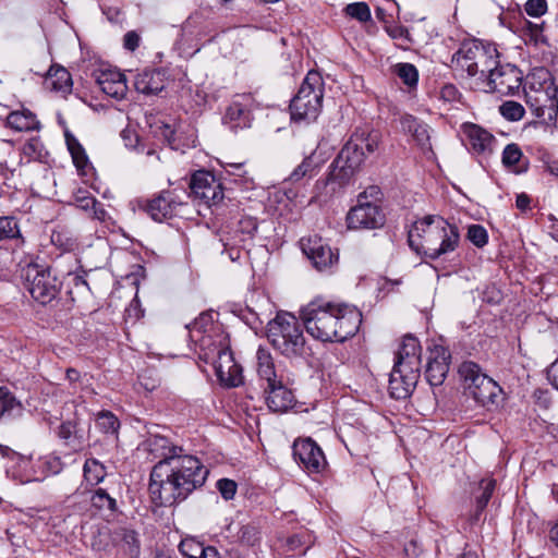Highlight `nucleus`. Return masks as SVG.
Here are the masks:
<instances>
[{
	"mask_svg": "<svg viewBox=\"0 0 558 558\" xmlns=\"http://www.w3.org/2000/svg\"><path fill=\"white\" fill-rule=\"evenodd\" d=\"M183 451L182 447L169 448L150 471L148 492L158 507H171L185 500L207 480L208 469L198 458L183 454Z\"/></svg>",
	"mask_w": 558,
	"mask_h": 558,
	"instance_id": "1",
	"label": "nucleus"
},
{
	"mask_svg": "<svg viewBox=\"0 0 558 558\" xmlns=\"http://www.w3.org/2000/svg\"><path fill=\"white\" fill-rule=\"evenodd\" d=\"M379 143V132L356 129L329 166L327 178L315 183L313 198L327 202L347 186L365 159L377 150Z\"/></svg>",
	"mask_w": 558,
	"mask_h": 558,
	"instance_id": "2",
	"label": "nucleus"
},
{
	"mask_svg": "<svg viewBox=\"0 0 558 558\" xmlns=\"http://www.w3.org/2000/svg\"><path fill=\"white\" fill-rule=\"evenodd\" d=\"M300 317L306 331L324 342H343L357 332L362 323V313L355 306L324 298L304 305Z\"/></svg>",
	"mask_w": 558,
	"mask_h": 558,
	"instance_id": "3",
	"label": "nucleus"
},
{
	"mask_svg": "<svg viewBox=\"0 0 558 558\" xmlns=\"http://www.w3.org/2000/svg\"><path fill=\"white\" fill-rule=\"evenodd\" d=\"M410 247L429 259L452 253L460 243L457 226L440 216H426L415 221L408 233Z\"/></svg>",
	"mask_w": 558,
	"mask_h": 558,
	"instance_id": "4",
	"label": "nucleus"
},
{
	"mask_svg": "<svg viewBox=\"0 0 558 558\" xmlns=\"http://www.w3.org/2000/svg\"><path fill=\"white\" fill-rule=\"evenodd\" d=\"M498 58L499 52L494 44L478 39L464 40L452 54L450 68L457 76L471 80L477 88H482Z\"/></svg>",
	"mask_w": 558,
	"mask_h": 558,
	"instance_id": "5",
	"label": "nucleus"
},
{
	"mask_svg": "<svg viewBox=\"0 0 558 558\" xmlns=\"http://www.w3.org/2000/svg\"><path fill=\"white\" fill-rule=\"evenodd\" d=\"M421 345L416 338H403L389 378V391L395 399H407L414 391L420 378Z\"/></svg>",
	"mask_w": 558,
	"mask_h": 558,
	"instance_id": "6",
	"label": "nucleus"
},
{
	"mask_svg": "<svg viewBox=\"0 0 558 558\" xmlns=\"http://www.w3.org/2000/svg\"><path fill=\"white\" fill-rule=\"evenodd\" d=\"M267 338L272 348L287 357H300L306 353L303 325L288 312L278 313L268 323Z\"/></svg>",
	"mask_w": 558,
	"mask_h": 558,
	"instance_id": "7",
	"label": "nucleus"
},
{
	"mask_svg": "<svg viewBox=\"0 0 558 558\" xmlns=\"http://www.w3.org/2000/svg\"><path fill=\"white\" fill-rule=\"evenodd\" d=\"M323 98L324 80L318 72L310 71L290 102L291 119L307 123L316 121L322 112Z\"/></svg>",
	"mask_w": 558,
	"mask_h": 558,
	"instance_id": "8",
	"label": "nucleus"
},
{
	"mask_svg": "<svg viewBox=\"0 0 558 558\" xmlns=\"http://www.w3.org/2000/svg\"><path fill=\"white\" fill-rule=\"evenodd\" d=\"M201 347L204 351L203 359L214 365L221 384L227 387H238L242 384V368L235 363L226 337H220L216 341L209 336H204L201 339Z\"/></svg>",
	"mask_w": 558,
	"mask_h": 558,
	"instance_id": "9",
	"label": "nucleus"
},
{
	"mask_svg": "<svg viewBox=\"0 0 558 558\" xmlns=\"http://www.w3.org/2000/svg\"><path fill=\"white\" fill-rule=\"evenodd\" d=\"M22 277L32 298L43 305L56 300L61 291L62 282L48 266L28 264L23 269Z\"/></svg>",
	"mask_w": 558,
	"mask_h": 558,
	"instance_id": "10",
	"label": "nucleus"
},
{
	"mask_svg": "<svg viewBox=\"0 0 558 558\" xmlns=\"http://www.w3.org/2000/svg\"><path fill=\"white\" fill-rule=\"evenodd\" d=\"M459 374L468 393L476 403L483 407L495 403L501 389L494 379L483 373L478 364L465 361L459 366Z\"/></svg>",
	"mask_w": 558,
	"mask_h": 558,
	"instance_id": "11",
	"label": "nucleus"
},
{
	"mask_svg": "<svg viewBox=\"0 0 558 558\" xmlns=\"http://www.w3.org/2000/svg\"><path fill=\"white\" fill-rule=\"evenodd\" d=\"M522 81L523 75L518 66L510 63L501 64L498 58L496 66L492 68L481 89L487 93L512 95L520 89Z\"/></svg>",
	"mask_w": 558,
	"mask_h": 558,
	"instance_id": "12",
	"label": "nucleus"
},
{
	"mask_svg": "<svg viewBox=\"0 0 558 558\" xmlns=\"http://www.w3.org/2000/svg\"><path fill=\"white\" fill-rule=\"evenodd\" d=\"M349 229H377L384 226L385 215L380 207L367 201L366 192L357 197V204L347 215Z\"/></svg>",
	"mask_w": 558,
	"mask_h": 558,
	"instance_id": "13",
	"label": "nucleus"
},
{
	"mask_svg": "<svg viewBox=\"0 0 558 558\" xmlns=\"http://www.w3.org/2000/svg\"><path fill=\"white\" fill-rule=\"evenodd\" d=\"M191 195L206 206L217 205L223 199V189L213 173L198 170L191 177Z\"/></svg>",
	"mask_w": 558,
	"mask_h": 558,
	"instance_id": "14",
	"label": "nucleus"
},
{
	"mask_svg": "<svg viewBox=\"0 0 558 558\" xmlns=\"http://www.w3.org/2000/svg\"><path fill=\"white\" fill-rule=\"evenodd\" d=\"M300 244L303 253L318 271L330 269L338 263V253L318 235L302 238Z\"/></svg>",
	"mask_w": 558,
	"mask_h": 558,
	"instance_id": "15",
	"label": "nucleus"
},
{
	"mask_svg": "<svg viewBox=\"0 0 558 558\" xmlns=\"http://www.w3.org/2000/svg\"><path fill=\"white\" fill-rule=\"evenodd\" d=\"M293 456L295 460L311 474L322 473L327 466L324 452L311 438L294 441Z\"/></svg>",
	"mask_w": 558,
	"mask_h": 558,
	"instance_id": "16",
	"label": "nucleus"
},
{
	"mask_svg": "<svg viewBox=\"0 0 558 558\" xmlns=\"http://www.w3.org/2000/svg\"><path fill=\"white\" fill-rule=\"evenodd\" d=\"M252 108L253 97L251 94L236 95L226 110L223 123L234 131L250 128Z\"/></svg>",
	"mask_w": 558,
	"mask_h": 558,
	"instance_id": "17",
	"label": "nucleus"
},
{
	"mask_svg": "<svg viewBox=\"0 0 558 558\" xmlns=\"http://www.w3.org/2000/svg\"><path fill=\"white\" fill-rule=\"evenodd\" d=\"M450 352L442 345H435L429 351V356L425 369L427 383L437 387L440 386L449 372Z\"/></svg>",
	"mask_w": 558,
	"mask_h": 558,
	"instance_id": "18",
	"label": "nucleus"
},
{
	"mask_svg": "<svg viewBox=\"0 0 558 558\" xmlns=\"http://www.w3.org/2000/svg\"><path fill=\"white\" fill-rule=\"evenodd\" d=\"M183 202L174 197L170 191H162L156 197L146 203L145 210L155 221L161 222L177 215L178 207Z\"/></svg>",
	"mask_w": 558,
	"mask_h": 558,
	"instance_id": "19",
	"label": "nucleus"
},
{
	"mask_svg": "<svg viewBox=\"0 0 558 558\" xmlns=\"http://www.w3.org/2000/svg\"><path fill=\"white\" fill-rule=\"evenodd\" d=\"M265 400L268 409L272 412H286L294 404V395L282 381L263 385Z\"/></svg>",
	"mask_w": 558,
	"mask_h": 558,
	"instance_id": "20",
	"label": "nucleus"
},
{
	"mask_svg": "<svg viewBox=\"0 0 558 558\" xmlns=\"http://www.w3.org/2000/svg\"><path fill=\"white\" fill-rule=\"evenodd\" d=\"M58 436L72 450L78 451L84 448L88 439V429H85L77 418L69 420L61 423Z\"/></svg>",
	"mask_w": 558,
	"mask_h": 558,
	"instance_id": "21",
	"label": "nucleus"
},
{
	"mask_svg": "<svg viewBox=\"0 0 558 558\" xmlns=\"http://www.w3.org/2000/svg\"><path fill=\"white\" fill-rule=\"evenodd\" d=\"M97 84L105 94L118 100L123 99L128 93L125 76L119 71H101Z\"/></svg>",
	"mask_w": 558,
	"mask_h": 558,
	"instance_id": "22",
	"label": "nucleus"
},
{
	"mask_svg": "<svg viewBox=\"0 0 558 558\" xmlns=\"http://www.w3.org/2000/svg\"><path fill=\"white\" fill-rule=\"evenodd\" d=\"M463 134L475 153H492L495 137L485 129L477 124L465 123L463 124Z\"/></svg>",
	"mask_w": 558,
	"mask_h": 558,
	"instance_id": "23",
	"label": "nucleus"
},
{
	"mask_svg": "<svg viewBox=\"0 0 558 558\" xmlns=\"http://www.w3.org/2000/svg\"><path fill=\"white\" fill-rule=\"evenodd\" d=\"M45 84L47 88L60 93L62 96L70 94L73 86L70 72L61 65L50 66Z\"/></svg>",
	"mask_w": 558,
	"mask_h": 558,
	"instance_id": "24",
	"label": "nucleus"
},
{
	"mask_svg": "<svg viewBox=\"0 0 558 558\" xmlns=\"http://www.w3.org/2000/svg\"><path fill=\"white\" fill-rule=\"evenodd\" d=\"M401 126L404 132L410 133L422 149H430L429 126L418 121L413 116L401 118Z\"/></svg>",
	"mask_w": 558,
	"mask_h": 558,
	"instance_id": "25",
	"label": "nucleus"
},
{
	"mask_svg": "<svg viewBox=\"0 0 558 558\" xmlns=\"http://www.w3.org/2000/svg\"><path fill=\"white\" fill-rule=\"evenodd\" d=\"M256 373L260 383V387H263V385H268L279 380L270 352L262 347H259L256 352Z\"/></svg>",
	"mask_w": 558,
	"mask_h": 558,
	"instance_id": "26",
	"label": "nucleus"
},
{
	"mask_svg": "<svg viewBox=\"0 0 558 558\" xmlns=\"http://www.w3.org/2000/svg\"><path fill=\"white\" fill-rule=\"evenodd\" d=\"M505 168L515 174H521L527 171L529 161L524 158L523 153L518 144H508L502 151L501 158Z\"/></svg>",
	"mask_w": 558,
	"mask_h": 558,
	"instance_id": "27",
	"label": "nucleus"
},
{
	"mask_svg": "<svg viewBox=\"0 0 558 558\" xmlns=\"http://www.w3.org/2000/svg\"><path fill=\"white\" fill-rule=\"evenodd\" d=\"M134 86L145 95H157L165 88L162 74L158 71H144L136 75Z\"/></svg>",
	"mask_w": 558,
	"mask_h": 558,
	"instance_id": "28",
	"label": "nucleus"
},
{
	"mask_svg": "<svg viewBox=\"0 0 558 558\" xmlns=\"http://www.w3.org/2000/svg\"><path fill=\"white\" fill-rule=\"evenodd\" d=\"M64 138L75 167L83 175H87L93 168L84 147L69 130L64 131Z\"/></svg>",
	"mask_w": 558,
	"mask_h": 558,
	"instance_id": "29",
	"label": "nucleus"
},
{
	"mask_svg": "<svg viewBox=\"0 0 558 558\" xmlns=\"http://www.w3.org/2000/svg\"><path fill=\"white\" fill-rule=\"evenodd\" d=\"M9 128L19 132L38 131L40 122L37 117L29 110L13 111L7 117Z\"/></svg>",
	"mask_w": 558,
	"mask_h": 558,
	"instance_id": "30",
	"label": "nucleus"
},
{
	"mask_svg": "<svg viewBox=\"0 0 558 558\" xmlns=\"http://www.w3.org/2000/svg\"><path fill=\"white\" fill-rule=\"evenodd\" d=\"M235 537L241 545L255 547L260 543L262 533L254 523H246L239 527Z\"/></svg>",
	"mask_w": 558,
	"mask_h": 558,
	"instance_id": "31",
	"label": "nucleus"
},
{
	"mask_svg": "<svg viewBox=\"0 0 558 558\" xmlns=\"http://www.w3.org/2000/svg\"><path fill=\"white\" fill-rule=\"evenodd\" d=\"M22 410L21 402L5 387H0V416L12 417Z\"/></svg>",
	"mask_w": 558,
	"mask_h": 558,
	"instance_id": "32",
	"label": "nucleus"
},
{
	"mask_svg": "<svg viewBox=\"0 0 558 558\" xmlns=\"http://www.w3.org/2000/svg\"><path fill=\"white\" fill-rule=\"evenodd\" d=\"M96 427L104 434L118 438L120 422L110 411H101L96 416Z\"/></svg>",
	"mask_w": 558,
	"mask_h": 558,
	"instance_id": "33",
	"label": "nucleus"
},
{
	"mask_svg": "<svg viewBox=\"0 0 558 558\" xmlns=\"http://www.w3.org/2000/svg\"><path fill=\"white\" fill-rule=\"evenodd\" d=\"M318 171V165L314 161L313 155L305 157L302 162L290 173L288 181L300 182L304 178H312Z\"/></svg>",
	"mask_w": 558,
	"mask_h": 558,
	"instance_id": "34",
	"label": "nucleus"
},
{
	"mask_svg": "<svg viewBox=\"0 0 558 558\" xmlns=\"http://www.w3.org/2000/svg\"><path fill=\"white\" fill-rule=\"evenodd\" d=\"M84 478L92 485H97L106 476V468L96 459H87L84 463Z\"/></svg>",
	"mask_w": 558,
	"mask_h": 558,
	"instance_id": "35",
	"label": "nucleus"
},
{
	"mask_svg": "<svg viewBox=\"0 0 558 558\" xmlns=\"http://www.w3.org/2000/svg\"><path fill=\"white\" fill-rule=\"evenodd\" d=\"M92 506L98 510H108L113 512L117 508L116 499L112 498L106 489H96L90 497Z\"/></svg>",
	"mask_w": 558,
	"mask_h": 558,
	"instance_id": "36",
	"label": "nucleus"
},
{
	"mask_svg": "<svg viewBox=\"0 0 558 558\" xmlns=\"http://www.w3.org/2000/svg\"><path fill=\"white\" fill-rule=\"evenodd\" d=\"M23 154L32 160L43 161L47 150L39 137H32L23 146Z\"/></svg>",
	"mask_w": 558,
	"mask_h": 558,
	"instance_id": "37",
	"label": "nucleus"
},
{
	"mask_svg": "<svg viewBox=\"0 0 558 558\" xmlns=\"http://www.w3.org/2000/svg\"><path fill=\"white\" fill-rule=\"evenodd\" d=\"M499 112L508 121H519L524 117L525 110L521 104L508 100L499 107Z\"/></svg>",
	"mask_w": 558,
	"mask_h": 558,
	"instance_id": "38",
	"label": "nucleus"
},
{
	"mask_svg": "<svg viewBox=\"0 0 558 558\" xmlns=\"http://www.w3.org/2000/svg\"><path fill=\"white\" fill-rule=\"evenodd\" d=\"M344 12L348 16L359 22H367L371 20V10L365 2L350 3L344 8Z\"/></svg>",
	"mask_w": 558,
	"mask_h": 558,
	"instance_id": "39",
	"label": "nucleus"
},
{
	"mask_svg": "<svg viewBox=\"0 0 558 558\" xmlns=\"http://www.w3.org/2000/svg\"><path fill=\"white\" fill-rule=\"evenodd\" d=\"M468 240L476 247H483L488 242V234L486 229L481 225H471L468 228Z\"/></svg>",
	"mask_w": 558,
	"mask_h": 558,
	"instance_id": "40",
	"label": "nucleus"
},
{
	"mask_svg": "<svg viewBox=\"0 0 558 558\" xmlns=\"http://www.w3.org/2000/svg\"><path fill=\"white\" fill-rule=\"evenodd\" d=\"M482 494L476 497L477 511L483 512L492 498L493 492L495 489V481L494 480H483L481 482Z\"/></svg>",
	"mask_w": 558,
	"mask_h": 558,
	"instance_id": "41",
	"label": "nucleus"
},
{
	"mask_svg": "<svg viewBox=\"0 0 558 558\" xmlns=\"http://www.w3.org/2000/svg\"><path fill=\"white\" fill-rule=\"evenodd\" d=\"M204 544L194 539L186 538L180 543V551L187 558H201L202 549Z\"/></svg>",
	"mask_w": 558,
	"mask_h": 558,
	"instance_id": "42",
	"label": "nucleus"
},
{
	"mask_svg": "<svg viewBox=\"0 0 558 558\" xmlns=\"http://www.w3.org/2000/svg\"><path fill=\"white\" fill-rule=\"evenodd\" d=\"M398 75L409 86L415 85L418 80V73L416 68L410 63L399 64Z\"/></svg>",
	"mask_w": 558,
	"mask_h": 558,
	"instance_id": "43",
	"label": "nucleus"
},
{
	"mask_svg": "<svg viewBox=\"0 0 558 558\" xmlns=\"http://www.w3.org/2000/svg\"><path fill=\"white\" fill-rule=\"evenodd\" d=\"M19 234L17 223L14 218L0 217V240L13 239Z\"/></svg>",
	"mask_w": 558,
	"mask_h": 558,
	"instance_id": "44",
	"label": "nucleus"
},
{
	"mask_svg": "<svg viewBox=\"0 0 558 558\" xmlns=\"http://www.w3.org/2000/svg\"><path fill=\"white\" fill-rule=\"evenodd\" d=\"M223 168L229 175L238 177L245 183L252 181L250 172L245 168V162H226Z\"/></svg>",
	"mask_w": 558,
	"mask_h": 558,
	"instance_id": "45",
	"label": "nucleus"
},
{
	"mask_svg": "<svg viewBox=\"0 0 558 558\" xmlns=\"http://www.w3.org/2000/svg\"><path fill=\"white\" fill-rule=\"evenodd\" d=\"M524 10L532 17H541L547 11L546 0H527Z\"/></svg>",
	"mask_w": 558,
	"mask_h": 558,
	"instance_id": "46",
	"label": "nucleus"
},
{
	"mask_svg": "<svg viewBox=\"0 0 558 558\" xmlns=\"http://www.w3.org/2000/svg\"><path fill=\"white\" fill-rule=\"evenodd\" d=\"M217 488L226 500H230L236 493V483L229 478H221L217 482Z\"/></svg>",
	"mask_w": 558,
	"mask_h": 558,
	"instance_id": "47",
	"label": "nucleus"
},
{
	"mask_svg": "<svg viewBox=\"0 0 558 558\" xmlns=\"http://www.w3.org/2000/svg\"><path fill=\"white\" fill-rule=\"evenodd\" d=\"M140 385L147 391H154L159 385L160 380L154 372H145L138 376Z\"/></svg>",
	"mask_w": 558,
	"mask_h": 558,
	"instance_id": "48",
	"label": "nucleus"
},
{
	"mask_svg": "<svg viewBox=\"0 0 558 558\" xmlns=\"http://www.w3.org/2000/svg\"><path fill=\"white\" fill-rule=\"evenodd\" d=\"M75 202L77 207H80L83 210L88 211L92 207H95V203L97 199L89 195L87 192H78L75 196Z\"/></svg>",
	"mask_w": 558,
	"mask_h": 558,
	"instance_id": "49",
	"label": "nucleus"
},
{
	"mask_svg": "<svg viewBox=\"0 0 558 558\" xmlns=\"http://www.w3.org/2000/svg\"><path fill=\"white\" fill-rule=\"evenodd\" d=\"M140 35L134 31H130L124 35L123 46L125 49L134 51L140 46Z\"/></svg>",
	"mask_w": 558,
	"mask_h": 558,
	"instance_id": "50",
	"label": "nucleus"
},
{
	"mask_svg": "<svg viewBox=\"0 0 558 558\" xmlns=\"http://www.w3.org/2000/svg\"><path fill=\"white\" fill-rule=\"evenodd\" d=\"M303 545L304 543L300 535H292L286 542L287 551L290 553L299 551Z\"/></svg>",
	"mask_w": 558,
	"mask_h": 558,
	"instance_id": "51",
	"label": "nucleus"
},
{
	"mask_svg": "<svg viewBox=\"0 0 558 558\" xmlns=\"http://www.w3.org/2000/svg\"><path fill=\"white\" fill-rule=\"evenodd\" d=\"M68 279L70 282H72L74 284V287L77 290H80L82 292L85 290H89L88 284L82 275L70 272V274H68Z\"/></svg>",
	"mask_w": 558,
	"mask_h": 558,
	"instance_id": "52",
	"label": "nucleus"
},
{
	"mask_svg": "<svg viewBox=\"0 0 558 558\" xmlns=\"http://www.w3.org/2000/svg\"><path fill=\"white\" fill-rule=\"evenodd\" d=\"M88 211H90V215L94 219H97L99 221H105L108 216L102 204L99 203L98 201L95 203V207H92Z\"/></svg>",
	"mask_w": 558,
	"mask_h": 558,
	"instance_id": "53",
	"label": "nucleus"
},
{
	"mask_svg": "<svg viewBox=\"0 0 558 558\" xmlns=\"http://www.w3.org/2000/svg\"><path fill=\"white\" fill-rule=\"evenodd\" d=\"M440 95H441V98H444L446 100H453V99H456V97L458 95V89L453 85L448 84L441 88Z\"/></svg>",
	"mask_w": 558,
	"mask_h": 558,
	"instance_id": "54",
	"label": "nucleus"
},
{
	"mask_svg": "<svg viewBox=\"0 0 558 558\" xmlns=\"http://www.w3.org/2000/svg\"><path fill=\"white\" fill-rule=\"evenodd\" d=\"M547 374L553 386L558 390V360L550 365Z\"/></svg>",
	"mask_w": 558,
	"mask_h": 558,
	"instance_id": "55",
	"label": "nucleus"
},
{
	"mask_svg": "<svg viewBox=\"0 0 558 558\" xmlns=\"http://www.w3.org/2000/svg\"><path fill=\"white\" fill-rule=\"evenodd\" d=\"M531 198L525 193H521L517 196L515 206L518 209L524 211L530 207Z\"/></svg>",
	"mask_w": 558,
	"mask_h": 558,
	"instance_id": "56",
	"label": "nucleus"
},
{
	"mask_svg": "<svg viewBox=\"0 0 558 558\" xmlns=\"http://www.w3.org/2000/svg\"><path fill=\"white\" fill-rule=\"evenodd\" d=\"M201 558H220V555L216 547L203 546Z\"/></svg>",
	"mask_w": 558,
	"mask_h": 558,
	"instance_id": "57",
	"label": "nucleus"
},
{
	"mask_svg": "<svg viewBox=\"0 0 558 558\" xmlns=\"http://www.w3.org/2000/svg\"><path fill=\"white\" fill-rule=\"evenodd\" d=\"M387 32L392 38H400L403 36L405 31L401 26H395L387 28Z\"/></svg>",
	"mask_w": 558,
	"mask_h": 558,
	"instance_id": "58",
	"label": "nucleus"
},
{
	"mask_svg": "<svg viewBox=\"0 0 558 558\" xmlns=\"http://www.w3.org/2000/svg\"><path fill=\"white\" fill-rule=\"evenodd\" d=\"M241 225H242V229L247 228L248 232L257 230V225H256L255 220H253L251 218L242 220Z\"/></svg>",
	"mask_w": 558,
	"mask_h": 558,
	"instance_id": "59",
	"label": "nucleus"
},
{
	"mask_svg": "<svg viewBox=\"0 0 558 558\" xmlns=\"http://www.w3.org/2000/svg\"><path fill=\"white\" fill-rule=\"evenodd\" d=\"M241 225H242V229L247 228L248 232L257 230V225H256L255 220H253L251 218L242 220Z\"/></svg>",
	"mask_w": 558,
	"mask_h": 558,
	"instance_id": "60",
	"label": "nucleus"
},
{
	"mask_svg": "<svg viewBox=\"0 0 558 558\" xmlns=\"http://www.w3.org/2000/svg\"><path fill=\"white\" fill-rule=\"evenodd\" d=\"M547 171L558 178V160H554L547 163Z\"/></svg>",
	"mask_w": 558,
	"mask_h": 558,
	"instance_id": "61",
	"label": "nucleus"
},
{
	"mask_svg": "<svg viewBox=\"0 0 558 558\" xmlns=\"http://www.w3.org/2000/svg\"><path fill=\"white\" fill-rule=\"evenodd\" d=\"M66 378L70 381L74 383V381L78 380L80 373L76 369H74V368H68L66 369Z\"/></svg>",
	"mask_w": 558,
	"mask_h": 558,
	"instance_id": "62",
	"label": "nucleus"
},
{
	"mask_svg": "<svg viewBox=\"0 0 558 558\" xmlns=\"http://www.w3.org/2000/svg\"><path fill=\"white\" fill-rule=\"evenodd\" d=\"M550 539L554 541L556 543V545L558 546V522L550 530Z\"/></svg>",
	"mask_w": 558,
	"mask_h": 558,
	"instance_id": "63",
	"label": "nucleus"
},
{
	"mask_svg": "<svg viewBox=\"0 0 558 558\" xmlns=\"http://www.w3.org/2000/svg\"><path fill=\"white\" fill-rule=\"evenodd\" d=\"M481 514H482V512H478V511H477V505H475V511H474V513H473V514H471V517H470V522H471V524H475V523H477V522L480 521Z\"/></svg>",
	"mask_w": 558,
	"mask_h": 558,
	"instance_id": "64",
	"label": "nucleus"
}]
</instances>
